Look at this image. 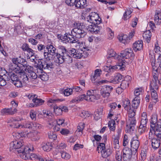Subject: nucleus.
<instances>
[{
  "label": "nucleus",
  "mask_w": 161,
  "mask_h": 161,
  "mask_svg": "<svg viewBox=\"0 0 161 161\" xmlns=\"http://www.w3.org/2000/svg\"><path fill=\"white\" fill-rule=\"evenodd\" d=\"M108 57L114 58L117 60L124 58L127 60L134 56L132 50L130 48H127L122 51L119 55H117L113 50L111 49L108 51Z\"/></svg>",
  "instance_id": "1"
},
{
  "label": "nucleus",
  "mask_w": 161,
  "mask_h": 161,
  "mask_svg": "<svg viewBox=\"0 0 161 161\" xmlns=\"http://www.w3.org/2000/svg\"><path fill=\"white\" fill-rule=\"evenodd\" d=\"M75 28L71 31V34L76 39L83 38L86 35V28L84 23H76Z\"/></svg>",
  "instance_id": "2"
},
{
  "label": "nucleus",
  "mask_w": 161,
  "mask_h": 161,
  "mask_svg": "<svg viewBox=\"0 0 161 161\" xmlns=\"http://www.w3.org/2000/svg\"><path fill=\"white\" fill-rule=\"evenodd\" d=\"M150 127L157 138H161V120L157 122V119L155 118H152L150 121Z\"/></svg>",
  "instance_id": "3"
},
{
  "label": "nucleus",
  "mask_w": 161,
  "mask_h": 161,
  "mask_svg": "<svg viewBox=\"0 0 161 161\" xmlns=\"http://www.w3.org/2000/svg\"><path fill=\"white\" fill-rule=\"evenodd\" d=\"M25 152L24 153H21L19 155L21 158L25 160H27L29 158L33 160L35 159H38L40 161H44L43 159L41 157L37 156L36 154L31 153L30 152L31 151V149L28 147L26 146V148L24 150Z\"/></svg>",
  "instance_id": "4"
},
{
  "label": "nucleus",
  "mask_w": 161,
  "mask_h": 161,
  "mask_svg": "<svg viewBox=\"0 0 161 161\" xmlns=\"http://www.w3.org/2000/svg\"><path fill=\"white\" fill-rule=\"evenodd\" d=\"M26 148V147L23 145L22 143L19 141H15L11 142L10 144V150L15 149L18 153L21 155V153H24V150Z\"/></svg>",
  "instance_id": "5"
},
{
  "label": "nucleus",
  "mask_w": 161,
  "mask_h": 161,
  "mask_svg": "<svg viewBox=\"0 0 161 161\" xmlns=\"http://www.w3.org/2000/svg\"><path fill=\"white\" fill-rule=\"evenodd\" d=\"M75 36L70 35L69 33H66L63 36H62L61 39L65 43H77V46L79 47H82L83 43L82 42H80L77 39L74 38Z\"/></svg>",
  "instance_id": "6"
},
{
  "label": "nucleus",
  "mask_w": 161,
  "mask_h": 161,
  "mask_svg": "<svg viewBox=\"0 0 161 161\" xmlns=\"http://www.w3.org/2000/svg\"><path fill=\"white\" fill-rule=\"evenodd\" d=\"M37 70H39L41 72L44 69H50L53 68L54 65L52 62L50 61L44 60L43 59L39 60L38 61V63L36 65Z\"/></svg>",
  "instance_id": "7"
},
{
  "label": "nucleus",
  "mask_w": 161,
  "mask_h": 161,
  "mask_svg": "<svg viewBox=\"0 0 161 161\" xmlns=\"http://www.w3.org/2000/svg\"><path fill=\"white\" fill-rule=\"evenodd\" d=\"M118 64L115 66H110L111 72H113L114 70L116 69H120L121 71H123L125 69V65L126 64H128L131 61L129 59L126 60L125 58L118 60Z\"/></svg>",
  "instance_id": "8"
},
{
  "label": "nucleus",
  "mask_w": 161,
  "mask_h": 161,
  "mask_svg": "<svg viewBox=\"0 0 161 161\" xmlns=\"http://www.w3.org/2000/svg\"><path fill=\"white\" fill-rule=\"evenodd\" d=\"M97 150L99 153L101 151L102 157L103 158L108 157L111 153L110 149L108 148L106 149L104 143H100L97 146Z\"/></svg>",
  "instance_id": "9"
},
{
  "label": "nucleus",
  "mask_w": 161,
  "mask_h": 161,
  "mask_svg": "<svg viewBox=\"0 0 161 161\" xmlns=\"http://www.w3.org/2000/svg\"><path fill=\"white\" fill-rule=\"evenodd\" d=\"M97 90H89L87 92L86 101L89 102H93L99 98L100 95L97 94Z\"/></svg>",
  "instance_id": "10"
},
{
  "label": "nucleus",
  "mask_w": 161,
  "mask_h": 161,
  "mask_svg": "<svg viewBox=\"0 0 161 161\" xmlns=\"http://www.w3.org/2000/svg\"><path fill=\"white\" fill-rule=\"evenodd\" d=\"M87 21L92 24L98 25L101 23V19L98 14L95 12H92L87 18Z\"/></svg>",
  "instance_id": "11"
},
{
  "label": "nucleus",
  "mask_w": 161,
  "mask_h": 161,
  "mask_svg": "<svg viewBox=\"0 0 161 161\" xmlns=\"http://www.w3.org/2000/svg\"><path fill=\"white\" fill-rule=\"evenodd\" d=\"M10 68L12 70L14 71L16 73L19 74V78L20 80H22L24 82H26L28 81V78L27 75L25 72L22 71L20 69V68L17 65L16 66H14V67H11Z\"/></svg>",
  "instance_id": "12"
},
{
  "label": "nucleus",
  "mask_w": 161,
  "mask_h": 161,
  "mask_svg": "<svg viewBox=\"0 0 161 161\" xmlns=\"http://www.w3.org/2000/svg\"><path fill=\"white\" fill-rule=\"evenodd\" d=\"M57 60L59 64H62L63 63L65 62L68 64H70L72 62L73 60L72 57L69 53H67L66 55L63 56L61 58Z\"/></svg>",
  "instance_id": "13"
},
{
  "label": "nucleus",
  "mask_w": 161,
  "mask_h": 161,
  "mask_svg": "<svg viewBox=\"0 0 161 161\" xmlns=\"http://www.w3.org/2000/svg\"><path fill=\"white\" fill-rule=\"evenodd\" d=\"M96 24H93L89 25L87 26V28H86V29L88 31H90L96 34L98 33V32H100L101 30L102 27L96 25Z\"/></svg>",
  "instance_id": "14"
},
{
  "label": "nucleus",
  "mask_w": 161,
  "mask_h": 161,
  "mask_svg": "<svg viewBox=\"0 0 161 161\" xmlns=\"http://www.w3.org/2000/svg\"><path fill=\"white\" fill-rule=\"evenodd\" d=\"M58 49L60 51V53H57L56 55V58L57 60L66 55L67 53H69V51L66 49L64 46H60L58 47Z\"/></svg>",
  "instance_id": "15"
},
{
  "label": "nucleus",
  "mask_w": 161,
  "mask_h": 161,
  "mask_svg": "<svg viewBox=\"0 0 161 161\" xmlns=\"http://www.w3.org/2000/svg\"><path fill=\"white\" fill-rule=\"evenodd\" d=\"M75 6L78 9H82L85 8L87 6L86 0H76Z\"/></svg>",
  "instance_id": "16"
},
{
  "label": "nucleus",
  "mask_w": 161,
  "mask_h": 161,
  "mask_svg": "<svg viewBox=\"0 0 161 161\" xmlns=\"http://www.w3.org/2000/svg\"><path fill=\"white\" fill-rule=\"evenodd\" d=\"M131 78V77L129 75H127L125 77V80L122 81L120 85L122 89L125 90L128 87Z\"/></svg>",
  "instance_id": "17"
},
{
  "label": "nucleus",
  "mask_w": 161,
  "mask_h": 161,
  "mask_svg": "<svg viewBox=\"0 0 161 161\" xmlns=\"http://www.w3.org/2000/svg\"><path fill=\"white\" fill-rule=\"evenodd\" d=\"M131 148L133 155H135L136 153L139 146V141L130 142Z\"/></svg>",
  "instance_id": "18"
},
{
  "label": "nucleus",
  "mask_w": 161,
  "mask_h": 161,
  "mask_svg": "<svg viewBox=\"0 0 161 161\" xmlns=\"http://www.w3.org/2000/svg\"><path fill=\"white\" fill-rule=\"evenodd\" d=\"M18 125L15 124L14 126V128H19L21 127V128H32L33 125L34 124L31 122H30L27 121L23 123L22 125H20L18 123Z\"/></svg>",
  "instance_id": "19"
},
{
  "label": "nucleus",
  "mask_w": 161,
  "mask_h": 161,
  "mask_svg": "<svg viewBox=\"0 0 161 161\" xmlns=\"http://www.w3.org/2000/svg\"><path fill=\"white\" fill-rule=\"evenodd\" d=\"M156 68L152 67L153 69L154 70V72H158L159 74L161 73V55L160 54L157 59V63H155Z\"/></svg>",
  "instance_id": "20"
},
{
  "label": "nucleus",
  "mask_w": 161,
  "mask_h": 161,
  "mask_svg": "<svg viewBox=\"0 0 161 161\" xmlns=\"http://www.w3.org/2000/svg\"><path fill=\"white\" fill-rule=\"evenodd\" d=\"M161 138H153L151 140L152 147L155 149L158 148L160 144V140Z\"/></svg>",
  "instance_id": "21"
},
{
  "label": "nucleus",
  "mask_w": 161,
  "mask_h": 161,
  "mask_svg": "<svg viewBox=\"0 0 161 161\" xmlns=\"http://www.w3.org/2000/svg\"><path fill=\"white\" fill-rule=\"evenodd\" d=\"M142 47V40L136 42L133 45V48L135 51L141 50Z\"/></svg>",
  "instance_id": "22"
},
{
  "label": "nucleus",
  "mask_w": 161,
  "mask_h": 161,
  "mask_svg": "<svg viewBox=\"0 0 161 161\" xmlns=\"http://www.w3.org/2000/svg\"><path fill=\"white\" fill-rule=\"evenodd\" d=\"M149 58L151 61V64L152 67H153L154 68H156L155 66V63H156V59L155 58V55L153 50H150L149 52Z\"/></svg>",
  "instance_id": "23"
},
{
  "label": "nucleus",
  "mask_w": 161,
  "mask_h": 161,
  "mask_svg": "<svg viewBox=\"0 0 161 161\" xmlns=\"http://www.w3.org/2000/svg\"><path fill=\"white\" fill-rule=\"evenodd\" d=\"M37 73L39 74L38 77L42 80L46 81L48 80L49 76L47 73L45 72H43L42 71L41 72L39 70H37Z\"/></svg>",
  "instance_id": "24"
},
{
  "label": "nucleus",
  "mask_w": 161,
  "mask_h": 161,
  "mask_svg": "<svg viewBox=\"0 0 161 161\" xmlns=\"http://www.w3.org/2000/svg\"><path fill=\"white\" fill-rule=\"evenodd\" d=\"M151 95L152 99L153 100V102L155 104L158 101V95L156 89H150Z\"/></svg>",
  "instance_id": "25"
},
{
  "label": "nucleus",
  "mask_w": 161,
  "mask_h": 161,
  "mask_svg": "<svg viewBox=\"0 0 161 161\" xmlns=\"http://www.w3.org/2000/svg\"><path fill=\"white\" fill-rule=\"evenodd\" d=\"M3 71L4 73L6 72L4 69L3 70L2 68H0V76L1 78H3L6 81L10 80V78L9 77H10V76L9 75V73H7L6 74H2V72Z\"/></svg>",
  "instance_id": "26"
},
{
  "label": "nucleus",
  "mask_w": 161,
  "mask_h": 161,
  "mask_svg": "<svg viewBox=\"0 0 161 161\" xmlns=\"http://www.w3.org/2000/svg\"><path fill=\"white\" fill-rule=\"evenodd\" d=\"M46 49L47 50V52L52 54V56H56L57 53L56 51V48L51 44L47 45Z\"/></svg>",
  "instance_id": "27"
},
{
  "label": "nucleus",
  "mask_w": 161,
  "mask_h": 161,
  "mask_svg": "<svg viewBox=\"0 0 161 161\" xmlns=\"http://www.w3.org/2000/svg\"><path fill=\"white\" fill-rule=\"evenodd\" d=\"M131 108L136 109L140 103V98L139 97H136L132 100Z\"/></svg>",
  "instance_id": "28"
},
{
  "label": "nucleus",
  "mask_w": 161,
  "mask_h": 161,
  "mask_svg": "<svg viewBox=\"0 0 161 161\" xmlns=\"http://www.w3.org/2000/svg\"><path fill=\"white\" fill-rule=\"evenodd\" d=\"M151 36V33L149 31H146L143 34L144 39L147 43H149L150 42Z\"/></svg>",
  "instance_id": "29"
},
{
  "label": "nucleus",
  "mask_w": 161,
  "mask_h": 161,
  "mask_svg": "<svg viewBox=\"0 0 161 161\" xmlns=\"http://www.w3.org/2000/svg\"><path fill=\"white\" fill-rule=\"evenodd\" d=\"M86 98L87 95H86L85 94H82L79 96L75 97L72 101L73 103H78L80 101H83L84 99L86 100Z\"/></svg>",
  "instance_id": "30"
},
{
  "label": "nucleus",
  "mask_w": 161,
  "mask_h": 161,
  "mask_svg": "<svg viewBox=\"0 0 161 161\" xmlns=\"http://www.w3.org/2000/svg\"><path fill=\"white\" fill-rule=\"evenodd\" d=\"M27 82H24L22 80H20L19 78V79H18L15 81L13 82L12 83L17 87H21L23 85H25Z\"/></svg>",
  "instance_id": "31"
},
{
  "label": "nucleus",
  "mask_w": 161,
  "mask_h": 161,
  "mask_svg": "<svg viewBox=\"0 0 161 161\" xmlns=\"http://www.w3.org/2000/svg\"><path fill=\"white\" fill-rule=\"evenodd\" d=\"M1 114L3 115L8 114H13L14 112L12 111V108H4L1 111Z\"/></svg>",
  "instance_id": "32"
},
{
  "label": "nucleus",
  "mask_w": 161,
  "mask_h": 161,
  "mask_svg": "<svg viewBox=\"0 0 161 161\" xmlns=\"http://www.w3.org/2000/svg\"><path fill=\"white\" fill-rule=\"evenodd\" d=\"M129 120L130 121L129 124L130 131H133L136 123V119L135 118H130L129 119Z\"/></svg>",
  "instance_id": "33"
},
{
  "label": "nucleus",
  "mask_w": 161,
  "mask_h": 161,
  "mask_svg": "<svg viewBox=\"0 0 161 161\" xmlns=\"http://www.w3.org/2000/svg\"><path fill=\"white\" fill-rule=\"evenodd\" d=\"M119 39V41L124 44L128 43L129 41V37L126 35H124L120 36Z\"/></svg>",
  "instance_id": "34"
},
{
  "label": "nucleus",
  "mask_w": 161,
  "mask_h": 161,
  "mask_svg": "<svg viewBox=\"0 0 161 161\" xmlns=\"http://www.w3.org/2000/svg\"><path fill=\"white\" fill-rule=\"evenodd\" d=\"M122 76L119 74H117L115 76L112 80V83L117 84L120 82L122 80Z\"/></svg>",
  "instance_id": "35"
},
{
  "label": "nucleus",
  "mask_w": 161,
  "mask_h": 161,
  "mask_svg": "<svg viewBox=\"0 0 161 161\" xmlns=\"http://www.w3.org/2000/svg\"><path fill=\"white\" fill-rule=\"evenodd\" d=\"M33 100L34 101L33 103L34 104L33 107L41 105L44 102L42 99L37 98V97L35 99H33Z\"/></svg>",
  "instance_id": "36"
},
{
  "label": "nucleus",
  "mask_w": 161,
  "mask_h": 161,
  "mask_svg": "<svg viewBox=\"0 0 161 161\" xmlns=\"http://www.w3.org/2000/svg\"><path fill=\"white\" fill-rule=\"evenodd\" d=\"M84 124H80L77 127V129L76 130V132L78 133L79 136H81L82 134V131L84 128Z\"/></svg>",
  "instance_id": "37"
},
{
  "label": "nucleus",
  "mask_w": 161,
  "mask_h": 161,
  "mask_svg": "<svg viewBox=\"0 0 161 161\" xmlns=\"http://www.w3.org/2000/svg\"><path fill=\"white\" fill-rule=\"evenodd\" d=\"M27 70L28 72L27 75L30 78L35 79L37 78L38 75L35 72L30 70L29 68L27 69Z\"/></svg>",
  "instance_id": "38"
},
{
  "label": "nucleus",
  "mask_w": 161,
  "mask_h": 161,
  "mask_svg": "<svg viewBox=\"0 0 161 161\" xmlns=\"http://www.w3.org/2000/svg\"><path fill=\"white\" fill-rule=\"evenodd\" d=\"M100 93L101 96L105 98H108L110 96V94L109 92H106V91L104 90L102 88L100 91Z\"/></svg>",
  "instance_id": "39"
},
{
  "label": "nucleus",
  "mask_w": 161,
  "mask_h": 161,
  "mask_svg": "<svg viewBox=\"0 0 161 161\" xmlns=\"http://www.w3.org/2000/svg\"><path fill=\"white\" fill-rule=\"evenodd\" d=\"M44 56L45 58L44 60H47L49 61L53 59L54 57V56H52V54L50 53H49L48 52H44Z\"/></svg>",
  "instance_id": "40"
},
{
  "label": "nucleus",
  "mask_w": 161,
  "mask_h": 161,
  "mask_svg": "<svg viewBox=\"0 0 161 161\" xmlns=\"http://www.w3.org/2000/svg\"><path fill=\"white\" fill-rule=\"evenodd\" d=\"M108 126L110 130L112 131H114L115 130V122L114 119H111L109 121L108 123Z\"/></svg>",
  "instance_id": "41"
},
{
  "label": "nucleus",
  "mask_w": 161,
  "mask_h": 161,
  "mask_svg": "<svg viewBox=\"0 0 161 161\" xmlns=\"http://www.w3.org/2000/svg\"><path fill=\"white\" fill-rule=\"evenodd\" d=\"M128 110V116L130 117V118H134V117L135 115L136 109L130 107Z\"/></svg>",
  "instance_id": "42"
},
{
  "label": "nucleus",
  "mask_w": 161,
  "mask_h": 161,
  "mask_svg": "<svg viewBox=\"0 0 161 161\" xmlns=\"http://www.w3.org/2000/svg\"><path fill=\"white\" fill-rule=\"evenodd\" d=\"M58 101H62L63 100L62 99H49L48 101V105L50 106H53V107L55 106L54 105V103L56 102H57Z\"/></svg>",
  "instance_id": "43"
},
{
  "label": "nucleus",
  "mask_w": 161,
  "mask_h": 161,
  "mask_svg": "<svg viewBox=\"0 0 161 161\" xmlns=\"http://www.w3.org/2000/svg\"><path fill=\"white\" fill-rule=\"evenodd\" d=\"M61 157L65 160L69 159L71 157L70 155L68 153L64 151H62L61 152Z\"/></svg>",
  "instance_id": "44"
},
{
  "label": "nucleus",
  "mask_w": 161,
  "mask_h": 161,
  "mask_svg": "<svg viewBox=\"0 0 161 161\" xmlns=\"http://www.w3.org/2000/svg\"><path fill=\"white\" fill-rule=\"evenodd\" d=\"M53 110L56 115H58L62 114V110L61 109L60 106L58 107L57 106H54L53 107Z\"/></svg>",
  "instance_id": "45"
},
{
  "label": "nucleus",
  "mask_w": 161,
  "mask_h": 161,
  "mask_svg": "<svg viewBox=\"0 0 161 161\" xmlns=\"http://www.w3.org/2000/svg\"><path fill=\"white\" fill-rule=\"evenodd\" d=\"M42 148L45 151H49L52 149L51 143L50 142L46 143L42 147Z\"/></svg>",
  "instance_id": "46"
},
{
  "label": "nucleus",
  "mask_w": 161,
  "mask_h": 161,
  "mask_svg": "<svg viewBox=\"0 0 161 161\" xmlns=\"http://www.w3.org/2000/svg\"><path fill=\"white\" fill-rule=\"evenodd\" d=\"M123 154L125 155H133V153L131 150V148L130 149L129 148L127 147H125L123 150Z\"/></svg>",
  "instance_id": "47"
},
{
  "label": "nucleus",
  "mask_w": 161,
  "mask_h": 161,
  "mask_svg": "<svg viewBox=\"0 0 161 161\" xmlns=\"http://www.w3.org/2000/svg\"><path fill=\"white\" fill-rule=\"evenodd\" d=\"M130 103L129 100H125L123 102V106L124 107L125 109L126 110H128L130 107Z\"/></svg>",
  "instance_id": "48"
},
{
  "label": "nucleus",
  "mask_w": 161,
  "mask_h": 161,
  "mask_svg": "<svg viewBox=\"0 0 161 161\" xmlns=\"http://www.w3.org/2000/svg\"><path fill=\"white\" fill-rule=\"evenodd\" d=\"M102 70L100 69H96L95 71V74L94 76L92 78V81L94 79V80L96 78H97L98 77H99L100 74H101Z\"/></svg>",
  "instance_id": "49"
},
{
  "label": "nucleus",
  "mask_w": 161,
  "mask_h": 161,
  "mask_svg": "<svg viewBox=\"0 0 161 161\" xmlns=\"http://www.w3.org/2000/svg\"><path fill=\"white\" fill-rule=\"evenodd\" d=\"M9 75L10 76V80H11L12 83L13 82L15 81L19 78L17 75L14 73H9Z\"/></svg>",
  "instance_id": "50"
},
{
  "label": "nucleus",
  "mask_w": 161,
  "mask_h": 161,
  "mask_svg": "<svg viewBox=\"0 0 161 161\" xmlns=\"http://www.w3.org/2000/svg\"><path fill=\"white\" fill-rule=\"evenodd\" d=\"M14 32L17 33L18 34H20L23 32V30L19 25L16 26L14 29Z\"/></svg>",
  "instance_id": "51"
},
{
  "label": "nucleus",
  "mask_w": 161,
  "mask_h": 161,
  "mask_svg": "<svg viewBox=\"0 0 161 161\" xmlns=\"http://www.w3.org/2000/svg\"><path fill=\"white\" fill-rule=\"evenodd\" d=\"M159 80H153V82L152 84L150 86V89H152L153 88V89H156V90H158L159 88V86L157 83V82Z\"/></svg>",
  "instance_id": "52"
},
{
  "label": "nucleus",
  "mask_w": 161,
  "mask_h": 161,
  "mask_svg": "<svg viewBox=\"0 0 161 161\" xmlns=\"http://www.w3.org/2000/svg\"><path fill=\"white\" fill-rule=\"evenodd\" d=\"M83 50H81V49H79L76 51V53L75 57V58L76 59H80L83 56Z\"/></svg>",
  "instance_id": "53"
},
{
  "label": "nucleus",
  "mask_w": 161,
  "mask_h": 161,
  "mask_svg": "<svg viewBox=\"0 0 161 161\" xmlns=\"http://www.w3.org/2000/svg\"><path fill=\"white\" fill-rule=\"evenodd\" d=\"M132 13V11L130 10H127L124 15V20L128 19L131 17L130 14Z\"/></svg>",
  "instance_id": "54"
},
{
  "label": "nucleus",
  "mask_w": 161,
  "mask_h": 161,
  "mask_svg": "<svg viewBox=\"0 0 161 161\" xmlns=\"http://www.w3.org/2000/svg\"><path fill=\"white\" fill-rule=\"evenodd\" d=\"M81 50H83V57L85 58L87 57L88 55V53L86 52V51H88L89 50V47H83V48L81 49Z\"/></svg>",
  "instance_id": "55"
},
{
  "label": "nucleus",
  "mask_w": 161,
  "mask_h": 161,
  "mask_svg": "<svg viewBox=\"0 0 161 161\" xmlns=\"http://www.w3.org/2000/svg\"><path fill=\"white\" fill-rule=\"evenodd\" d=\"M102 88L106 91V92H109L110 94L113 90V87L109 85L104 86Z\"/></svg>",
  "instance_id": "56"
},
{
  "label": "nucleus",
  "mask_w": 161,
  "mask_h": 161,
  "mask_svg": "<svg viewBox=\"0 0 161 161\" xmlns=\"http://www.w3.org/2000/svg\"><path fill=\"white\" fill-rule=\"evenodd\" d=\"M20 57H19L18 58H14L12 59V61L13 62V64H11V65L13 66H16V65H17L18 64H19V62H20Z\"/></svg>",
  "instance_id": "57"
},
{
  "label": "nucleus",
  "mask_w": 161,
  "mask_h": 161,
  "mask_svg": "<svg viewBox=\"0 0 161 161\" xmlns=\"http://www.w3.org/2000/svg\"><path fill=\"white\" fill-rule=\"evenodd\" d=\"M36 112L34 110H31L30 112V115L31 119L33 120H36Z\"/></svg>",
  "instance_id": "58"
},
{
  "label": "nucleus",
  "mask_w": 161,
  "mask_h": 161,
  "mask_svg": "<svg viewBox=\"0 0 161 161\" xmlns=\"http://www.w3.org/2000/svg\"><path fill=\"white\" fill-rule=\"evenodd\" d=\"M115 158L116 161H122V153L120 152L119 151L117 152Z\"/></svg>",
  "instance_id": "59"
},
{
  "label": "nucleus",
  "mask_w": 161,
  "mask_h": 161,
  "mask_svg": "<svg viewBox=\"0 0 161 161\" xmlns=\"http://www.w3.org/2000/svg\"><path fill=\"white\" fill-rule=\"evenodd\" d=\"M80 115L81 117L85 118L87 117H88L90 115V114L87 111H82L80 114Z\"/></svg>",
  "instance_id": "60"
},
{
  "label": "nucleus",
  "mask_w": 161,
  "mask_h": 161,
  "mask_svg": "<svg viewBox=\"0 0 161 161\" xmlns=\"http://www.w3.org/2000/svg\"><path fill=\"white\" fill-rule=\"evenodd\" d=\"M77 51L78 50H76L74 48H72L69 51V54L71 57L75 58L76 53V51Z\"/></svg>",
  "instance_id": "61"
},
{
  "label": "nucleus",
  "mask_w": 161,
  "mask_h": 161,
  "mask_svg": "<svg viewBox=\"0 0 161 161\" xmlns=\"http://www.w3.org/2000/svg\"><path fill=\"white\" fill-rule=\"evenodd\" d=\"M73 89H67L64 90L63 92L64 95L65 96H68L70 95L72 92Z\"/></svg>",
  "instance_id": "62"
},
{
  "label": "nucleus",
  "mask_w": 161,
  "mask_h": 161,
  "mask_svg": "<svg viewBox=\"0 0 161 161\" xmlns=\"http://www.w3.org/2000/svg\"><path fill=\"white\" fill-rule=\"evenodd\" d=\"M122 158L124 161H130L131 158V155L123 154Z\"/></svg>",
  "instance_id": "63"
},
{
  "label": "nucleus",
  "mask_w": 161,
  "mask_h": 161,
  "mask_svg": "<svg viewBox=\"0 0 161 161\" xmlns=\"http://www.w3.org/2000/svg\"><path fill=\"white\" fill-rule=\"evenodd\" d=\"M101 112L96 111L94 113V118L96 120H98L100 119L101 115Z\"/></svg>",
  "instance_id": "64"
}]
</instances>
